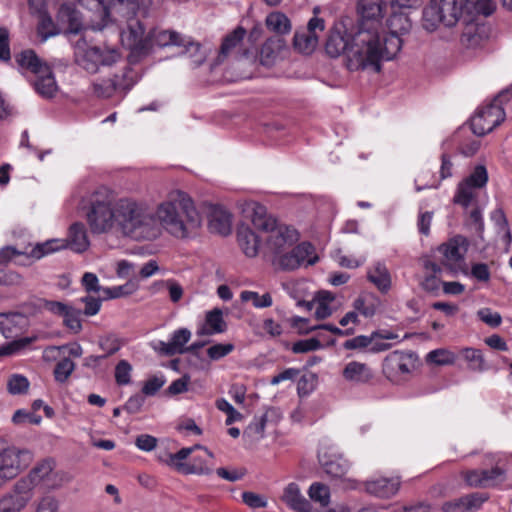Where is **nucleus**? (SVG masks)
Listing matches in <instances>:
<instances>
[{"label": "nucleus", "instance_id": "nucleus-1", "mask_svg": "<svg viewBox=\"0 0 512 512\" xmlns=\"http://www.w3.org/2000/svg\"><path fill=\"white\" fill-rule=\"evenodd\" d=\"M157 226L170 235L184 239L190 237L201 226V216L192 199L183 191L175 190L168 194L154 211Z\"/></svg>", "mask_w": 512, "mask_h": 512}, {"label": "nucleus", "instance_id": "nucleus-2", "mask_svg": "<svg viewBox=\"0 0 512 512\" xmlns=\"http://www.w3.org/2000/svg\"><path fill=\"white\" fill-rule=\"evenodd\" d=\"M116 231L134 240H154L160 236L154 211L130 198L116 201Z\"/></svg>", "mask_w": 512, "mask_h": 512}, {"label": "nucleus", "instance_id": "nucleus-3", "mask_svg": "<svg viewBox=\"0 0 512 512\" xmlns=\"http://www.w3.org/2000/svg\"><path fill=\"white\" fill-rule=\"evenodd\" d=\"M387 9L385 0H360V21L354 33V46L350 50V66H363L364 56L371 45L377 43V32L382 31V18Z\"/></svg>", "mask_w": 512, "mask_h": 512}, {"label": "nucleus", "instance_id": "nucleus-4", "mask_svg": "<svg viewBox=\"0 0 512 512\" xmlns=\"http://www.w3.org/2000/svg\"><path fill=\"white\" fill-rule=\"evenodd\" d=\"M388 34L377 32V43L371 45L364 56L363 66L372 65L373 72H379L381 62L393 59L402 47L400 35L406 34L411 29L409 17L402 12H393L387 20Z\"/></svg>", "mask_w": 512, "mask_h": 512}, {"label": "nucleus", "instance_id": "nucleus-5", "mask_svg": "<svg viewBox=\"0 0 512 512\" xmlns=\"http://www.w3.org/2000/svg\"><path fill=\"white\" fill-rule=\"evenodd\" d=\"M247 211L250 212V218L254 227L269 233L266 240V248L274 257L298 241L299 234L297 230L284 224H277L276 220L267 214L265 206L253 202L248 205Z\"/></svg>", "mask_w": 512, "mask_h": 512}, {"label": "nucleus", "instance_id": "nucleus-6", "mask_svg": "<svg viewBox=\"0 0 512 512\" xmlns=\"http://www.w3.org/2000/svg\"><path fill=\"white\" fill-rule=\"evenodd\" d=\"M116 202L108 189L100 188L92 193L86 213L87 223L94 234L116 229Z\"/></svg>", "mask_w": 512, "mask_h": 512}, {"label": "nucleus", "instance_id": "nucleus-7", "mask_svg": "<svg viewBox=\"0 0 512 512\" xmlns=\"http://www.w3.org/2000/svg\"><path fill=\"white\" fill-rule=\"evenodd\" d=\"M73 48L75 63L89 73H96L101 66H111L120 58L117 49L91 46L88 44L86 36L79 38L73 44Z\"/></svg>", "mask_w": 512, "mask_h": 512}, {"label": "nucleus", "instance_id": "nucleus-8", "mask_svg": "<svg viewBox=\"0 0 512 512\" xmlns=\"http://www.w3.org/2000/svg\"><path fill=\"white\" fill-rule=\"evenodd\" d=\"M512 97V89L506 88L498 93L487 106L480 108L471 118V129L477 136H484L492 132L505 120L503 104Z\"/></svg>", "mask_w": 512, "mask_h": 512}, {"label": "nucleus", "instance_id": "nucleus-9", "mask_svg": "<svg viewBox=\"0 0 512 512\" xmlns=\"http://www.w3.org/2000/svg\"><path fill=\"white\" fill-rule=\"evenodd\" d=\"M60 245V241H45L34 246L29 245L23 250L13 246H6L0 249V264H6L13 260L18 265H29L44 256L54 253Z\"/></svg>", "mask_w": 512, "mask_h": 512}, {"label": "nucleus", "instance_id": "nucleus-10", "mask_svg": "<svg viewBox=\"0 0 512 512\" xmlns=\"http://www.w3.org/2000/svg\"><path fill=\"white\" fill-rule=\"evenodd\" d=\"M31 460L30 452L15 447L0 449V481L5 484L16 478Z\"/></svg>", "mask_w": 512, "mask_h": 512}, {"label": "nucleus", "instance_id": "nucleus-11", "mask_svg": "<svg viewBox=\"0 0 512 512\" xmlns=\"http://www.w3.org/2000/svg\"><path fill=\"white\" fill-rule=\"evenodd\" d=\"M121 40L130 49L131 56L142 57L151 51L150 32L145 36L144 25L137 17L127 21V29L121 33Z\"/></svg>", "mask_w": 512, "mask_h": 512}, {"label": "nucleus", "instance_id": "nucleus-12", "mask_svg": "<svg viewBox=\"0 0 512 512\" xmlns=\"http://www.w3.org/2000/svg\"><path fill=\"white\" fill-rule=\"evenodd\" d=\"M354 43V34L350 37L349 35L346 34V31L343 27H335L330 31L328 35V38L325 43V51L330 57L333 58L339 57L341 54H345L346 66L350 71H373L372 65L360 66L356 68H352V66H350V50L354 46Z\"/></svg>", "mask_w": 512, "mask_h": 512}, {"label": "nucleus", "instance_id": "nucleus-13", "mask_svg": "<svg viewBox=\"0 0 512 512\" xmlns=\"http://www.w3.org/2000/svg\"><path fill=\"white\" fill-rule=\"evenodd\" d=\"M66 480L64 473L54 471V462L46 459L35 466L27 477L19 481L29 482V492L32 493L33 488L40 483H43L47 489H56Z\"/></svg>", "mask_w": 512, "mask_h": 512}, {"label": "nucleus", "instance_id": "nucleus-14", "mask_svg": "<svg viewBox=\"0 0 512 512\" xmlns=\"http://www.w3.org/2000/svg\"><path fill=\"white\" fill-rule=\"evenodd\" d=\"M325 29V21L317 16L312 17L306 28L297 30L294 34L293 45L296 50L303 54H311L319 40V33Z\"/></svg>", "mask_w": 512, "mask_h": 512}, {"label": "nucleus", "instance_id": "nucleus-15", "mask_svg": "<svg viewBox=\"0 0 512 512\" xmlns=\"http://www.w3.org/2000/svg\"><path fill=\"white\" fill-rule=\"evenodd\" d=\"M191 337L192 333L188 328H179L171 333L168 341H155L151 347L156 353L166 357L185 354L187 353V343Z\"/></svg>", "mask_w": 512, "mask_h": 512}, {"label": "nucleus", "instance_id": "nucleus-16", "mask_svg": "<svg viewBox=\"0 0 512 512\" xmlns=\"http://www.w3.org/2000/svg\"><path fill=\"white\" fill-rule=\"evenodd\" d=\"M29 482L17 481L13 489L0 498V512H20L32 499Z\"/></svg>", "mask_w": 512, "mask_h": 512}, {"label": "nucleus", "instance_id": "nucleus-17", "mask_svg": "<svg viewBox=\"0 0 512 512\" xmlns=\"http://www.w3.org/2000/svg\"><path fill=\"white\" fill-rule=\"evenodd\" d=\"M413 353L393 351L386 356L383 362V372L388 378L409 374L415 366Z\"/></svg>", "mask_w": 512, "mask_h": 512}, {"label": "nucleus", "instance_id": "nucleus-18", "mask_svg": "<svg viewBox=\"0 0 512 512\" xmlns=\"http://www.w3.org/2000/svg\"><path fill=\"white\" fill-rule=\"evenodd\" d=\"M137 14L129 0H109L102 21L92 24L91 30L102 31L107 26L109 19L113 18L118 21V17H120L129 21L131 18H136Z\"/></svg>", "mask_w": 512, "mask_h": 512}, {"label": "nucleus", "instance_id": "nucleus-19", "mask_svg": "<svg viewBox=\"0 0 512 512\" xmlns=\"http://www.w3.org/2000/svg\"><path fill=\"white\" fill-rule=\"evenodd\" d=\"M438 7L444 18V25L452 27L459 20L464 21L470 16L472 3L469 0H439Z\"/></svg>", "mask_w": 512, "mask_h": 512}, {"label": "nucleus", "instance_id": "nucleus-20", "mask_svg": "<svg viewBox=\"0 0 512 512\" xmlns=\"http://www.w3.org/2000/svg\"><path fill=\"white\" fill-rule=\"evenodd\" d=\"M49 241H60L61 243L54 252L64 248H70L77 253H82L86 251L90 245L86 227L81 222H75L69 227L67 238L50 239Z\"/></svg>", "mask_w": 512, "mask_h": 512}, {"label": "nucleus", "instance_id": "nucleus-21", "mask_svg": "<svg viewBox=\"0 0 512 512\" xmlns=\"http://www.w3.org/2000/svg\"><path fill=\"white\" fill-rule=\"evenodd\" d=\"M150 39L151 48L153 45H157L159 47H185L187 50H189L190 47L199 48V45L191 41L190 38L185 37L174 30L152 29L150 31Z\"/></svg>", "mask_w": 512, "mask_h": 512}, {"label": "nucleus", "instance_id": "nucleus-22", "mask_svg": "<svg viewBox=\"0 0 512 512\" xmlns=\"http://www.w3.org/2000/svg\"><path fill=\"white\" fill-rule=\"evenodd\" d=\"M58 21L66 26V32L69 34H79L84 32V36L90 27H87L82 22V17L80 12L75 8L74 4L63 3L57 14Z\"/></svg>", "mask_w": 512, "mask_h": 512}, {"label": "nucleus", "instance_id": "nucleus-23", "mask_svg": "<svg viewBox=\"0 0 512 512\" xmlns=\"http://www.w3.org/2000/svg\"><path fill=\"white\" fill-rule=\"evenodd\" d=\"M318 459L323 471L333 478L344 477L350 468L349 462L342 455L326 450L319 451Z\"/></svg>", "mask_w": 512, "mask_h": 512}, {"label": "nucleus", "instance_id": "nucleus-24", "mask_svg": "<svg viewBox=\"0 0 512 512\" xmlns=\"http://www.w3.org/2000/svg\"><path fill=\"white\" fill-rule=\"evenodd\" d=\"M365 491L378 498H391L397 494L400 488V480L397 477L367 480L364 483Z\"/></svg>", "mask_w": 512, "mask_h": 512}, {"label": "nucleus", "instance_id": "nucleus-25", "mask_svg": "<svg viewBox=\"0 0 512 512\" xmlns=\"http://www.w3.org/2000/svg\"><path fill=\"white\" fill-rule=\"evenodd\" d=\"M465 27L461 35V42L469 48L478 47L488 37V28L485 24L475 23L468 16L465 20Z\"/></svg>", "mask_w": 512, "mask_h": 512}, {"label": "nucleus", "instance_id": "nucleus-26", "mask_svg": "<svg viewBox=\"0 0 512 512\" xmlns=\"http://www.w3.org/2000/svg\"><path fill=\"white\" fill-rule=\"evenodd\" d=\"M282 501L295 512H311L310 502L302 495L298 484L294 482L285 487Z\"/></svg>", "mask_w": 512, "mask_h": 512}, {"label": "nucleus", "instance_id": "nucleus-27", "mask_svg": "<svg viewBox=\"0 0 512 512\" xmlns=\"http://www.w3.org/2000/svg\"><path fill=\"white\" fill-rule=\"evenodd\" d=\"M32 84L35 91L46 99L54 97L58 91V85L51 67L44 68L42 73L37 74Z\"/></svg>", "mask_w": 512, "mask_h": 512}, {"label": "nucleus", "instance_id": "nucleus-28", "mask_svg": "<svg viewBox=\"0 0 512 512\" xmlns=\"http://www.w3.org/2000/svg\"><path fill=\"white\" fill-rule=\"evenodd\" d=\"M238 244L247 257H255L260 248L258 235L247 225H240L237 230Z\"/></svg>", "mask_w": 512, "mask_h": 512}, {"label": "nucleus", "instance_id": "nucleus-29", "mask_svg": "<svg viewBox=\"0 0 512 512\" xmlns=\"http://www.w3.org/2000/svg\"><path fill=\"white\" fill-rule=\"evenodd\" d=\"M26 324L23 314L17 312L0 314V332L5 338L17 336Z\"/></svg>", "mask_w": 512, "mask_h": 512}, {"label": "nucleus", "instance_id": "nucleus-30", "mask_svg": "<svg viewBox=\"0 0 512 512\" xmlns=\"http://www.w3.org/2000/svg\"><path fill=\"white\" fill-rule=\"evenodd\" d=\"M343 377L350 382L365 384L373 378V372L368 365L351 361L346 364L343 370Z\"/></svg>", "mask_w": 512, "mask_h": 512}, {"label": "nucleus", "instance_id": "nucleus-31", "mask_svg": "<svg viewBox=\"0 0 512 512\" xmlns=\"http://www.w3.org/2000/svg\"><path fill=\"white\" fill-rule=\"evenodd\" d=\"M209 228L212 232L226 236L231 232V215L224 208L214 207L210 213Z\"/></svg>", "mask_w": 512, "mask_h": 512}, {"label": "nucleus", "instance_id": "nucleus-32", "mask_svg": "<svg viewBox=\"0 0 512 512\" xmlns=\"http://www.w3.org/2000/svg\"><path fill=\"white\" fill-rule=\"evenodd\" d=\"M462 244H464L463 239L454 238L438 248L446 265L452 266L463 259L466 248L462 247Z\"/></svg>", "mask_w": 512, "mask_h": 512}, {"label": "nucleus", "instance_id": "nucleus-33", "mask_svg": "<svg viewBox=\"0 0 512 512\" xmlns=\"http://www.w3.org/2000/svg\"><path fill=\"white\" fill-rule=\"evenodd\" d=\"M380 299L373 293H361L353 302V308L357 313L366 318L376 314L380 307Z\"/></svg>", "mask_w": 512, "mask_h": 512}, {"label": "nucleus", "instance_id": "nucleus-34", "mask_svg": "<svg viewBox=\"0 0 512 512\" xmlns=\"http://www.w3.org/2000/svg\"><path fill=\"white\" fill-rule=\"evenodd\" d=\"M367 278L382 293H386L391 287V277L387 267L377 262L367 273Z\"/></svg>", "mask_w": 512, "mask_h": 512}, {"label": "nucleus", "instance_id": "nucleus-35", "mask_svg": "<svg viewBox=\"0 0 512 512\" xmlns=\"http://www.w3.org/2000/svg\"><path fill=\"white\" fill-rule=\"evenodd\" d=\"M16 61L18 65L30 71L35 76L44 71V68H49L50 66L43 62L33 50H24L20 54L17 55Z\"/></svg>", "mask_w": 512, "mask_h": 512}, {"label": "nucleus", "instance_id": "nucleus-36", "mask_svg": "<svg viewBox=\"0 0 512 512\" xmlns=\"http://www.w3.org/2000/svg\"><path fill=\"white\" fill-rule=\"evenodd\" d=\"M283 47L284 41L280 37L267 39L260 50L261 63L265 66L272 65Z\"/></svg>", "mask_w": 512, "mask_h": 512}, {"label": "nucleus", "instance_id": "nucleus-37", "mask_svg": "<svg viewBox=\"0 0 512 512\" xmlns=\"http://www.w3.org/2000/svg\"><path fill=\"white\" fill-rule=\"evenodd\" d=\"M246 35V30L239 26L231 33H229L224 39L220 47L218 59L222 61L228 55H230L243 41Z\"/></svg>", "mask_w": 512, "mask_h": 512}, {"label": "nucleus", "instance_id": "nucleus-38", "mask_svg": "<svg viewBox=\"0 0 512 512\" xmlns=\"http://www.w3.org/2000/svg\"><path fill=\"white\" fill-rule=\"evenodd\" d=\"M439 1L430 0V3L423 10V27L427 31H434L440 23L444 24V18L442 17L441 10L438 7Z\"/></svg>", "mask_w": 512, "mask_h": 512}, {"label": "nucleus", "instance_id": "nucleus-39", "mask_svg": "<svg viewBox=\"0 0 512 512\" xmlns=\"http://www.w3.org/2000/svg\"><path fill=\"white\" fill-rule=\"evenodd\" d=\"M205 325L207 328H203V330L200 332L201 334L213 335L217 333H223L227 327L223 319V313L218 308L207 312Z\"/></svg>", "mask_w": 512, "mask_h": 512}, {"label": "nucleus", "instance_id": "nucleus-40", "mask_svg": "<svg viewBox=\"0 0 512 512\" xmlns=\"http://www.w3.org/2000/svg\"><path fill=\"white\" fill-rule=\"evenodd\" d=\"M309 320L303 317L294 316L291 318V325L298 330L300 334H308L317 329H324L330 331L331 333L344 336V331L332 324H321L317 326H308Z\"/></svg>", "mask_w": 512, "mask_h": 512}, {"label": "nucleus", "instance_id": "nucleus-41", "mask_svg": "<svg viewBox=\"0 0 512 512\" xmlns=\"http://www.w3.org/2000/svg\"><path fill=\"white\" fill-rule=\"evenodd\" d=\"M163 289H167L169 298L173 303L179 302L184 294L182 286L174 279L159 280L154 282L151 286L153 293H158Z\"/></svg>", "mask_w": 512, "mask_h": 512}, {"label": "nucleus", "instance_id": "nucleus-42", "mask_svg": "<svg viewBox=\"0 0 512 512\" xmlns=\"http://www.w3.org/2000/svg\"><path fill=\"white\" fill-rule=\"evenodd\" d=\"M460 353L468 363L469 369L477 372L486 370L487 367L481 350L467 347L462 349Z\"/></svg>", "mask_w": 512, "mask_h": 512}, {"label": "nucleus", "instance_id": "nucleus-43", "mask_svg": "<svg viewBox=\"0 0 512 512\" xmlns=\"http://www.w3.org/2000/svg\"><path fill=\"white\" fill-rule=\"evenodd\" d=\"M266 26L277 34H286L291 29L290 20L281 12H272L266 17Z\"/></svg>", "mask_w": 512, "mask_h": 512}, {"label": "nucleus", "instance_id": "nucleus-44", "mask_svg": "<svg viewBox=\"0 0 512 512\" xmlns=\"http://www.w3.org/2000/svg\"><path fill=\"white\" fill-rule=\"evenodd\" d=\"M34 340V337H23L0 345V357L18 354L27 348Z\"/></svg>", "mask_w": 512, "mask_h": 512}, {"label": "nucleus", "instance_id": "nucleus-45", "mask_svg": "<svg viewBox=\"0 0 512 512\" xmlns=\"http://www.w3.org/2000/svg\"><path fill=\"white\" fill-rule=\"evenodd\" d=\"M37 33L41 39V42H45L48 38L58 34V30L52 20V18L43 13H40V19L37 25Z\"/></svg>", "mask_w": 512, "mask_h": 512}, {"label": "nucleus", "instance_id": "nucleus-46", "mask_svg": "<svg viewBox=\"0 0 512 512\" xmlns=\"http://www.w3.org/2000/svg\"><path fill=\"white\" fill-rule=\"evenodd\" d=\"M297 259L301 265H313L317 262L318 257L315 255V249L309 242H302L294 247Z\"/></svg>", "mask_w": 512, "mask_h": 512}, {"label": "nucleus", "instance_id": "nucleus-47", "mask_svg": "<svg viewBox=\"0 0 512 512\" xmlns=\"http://www.w3.org/2000/svg\"><path fill=\"white\" fill-rule=\"evenodd\" d=\"M240 299L243 302L251 301L255 308H267L273 304L270 293L259 295L257 292L245 290L241 292Z\"/></svg>", "mask_w": 512, "mask_h": 512}, {"label": "nucleus", "instance_id": "nucleus-48", "mask_svg": "<svg viewBox=\"0 0 512 512\" xmlns=\"http://www.w3.org/2000/svg\"><path fill=\"white\" fill-rule=\"evenodd\" d=\"M474 189L475 188L469 185L468 182H460L453 198L454 203L467 208L475 196Z\"/></svg>", "mask_w": 512, "mask_h": 512}, {"label": "nucleus", "instance_id": "nucleus-49", "mask_svg": "<svg viewBox=\"0 0 512 512\" xmlns=\"http://www.w3.org/2000/svg\"><path fill=\"white\" fill-rule=\"evenodd\" d=\"M491 221L495 224V226L498 229V232H503V239L504 241L509 244L511 242V232L508 228V221L506 218V215L502 208H496L491 212L490 215Z\"/></svg>", "mask_w": 512, "mask_h": 512}, {"label": "nucleus", "instance_id": "nucleus-50", "mask_svg": "<svg viewBox=\"0 0 512 512\" xmlns=\"http://www.w3.org/2000/svg\"><path fill=\"white\" fill-rule=\"evenodd\" d=\"M274 265L278 266L282 270H295L300 267V262L297 259L294 248L288 253H281L276 257H273Z\"/></svg>", "mask_w": 512, "mask_h": 512}, {"label": "nucleus", "instance_id": "nucleus-51", "mask_svg": "<svg viewBox=\"0 0 512 512\" xmlns=\"http://www.w3.org/2000/svg\"><path fill=\"white\" fill-rule=\"evenodd\" d=\"M308 495L311 500L320 503L322 506H327L330 499V490L328 486L315 482L310 486Z\"/></svg>", "mask_w": 512, "mask_h": 512}, {"label": "nucleus", "instance_id": "nucleus-52", "mask_svg": "<svg viewBox=\"0 0 512 512\" xmlns=\"http://www.w3.org/2000/svg\"><path fill=\"white\" fill-rule=\"evenodd\" d=\"M75 369V363L68 357L63 358L54 368L55 380L59 383H64L70 377Z\"/></svg>", "mask_w": 512, "mask_h": 512}, {"label": "nucleus", "instance_id": "nucleus-53", "mask_svg": "<svg viewBox=\"0 0 512 512\" xmlns=\"http://www.w3.org/2000/svg\"><path fill=\"white\" fill-rule=\"evenodd\" d=\"M28 388V379L20 374H13L7 382V390L12 395L24 394Z\"/></svg>", "mask_w": 512, "mask_h": 512}, {"label": "nucleus", "instance_id": "nucleus-54", "mask_svg": "<svg viewBox=\"0 0 512 512\" xmlns=\"http://www.w3.org/2000/svg\"><path fill=\"white\" fill-rule=\"evenodd\" d=\"M132 366L127 360H120L115 367V381L124 386L131 382Z\"/></svg>", "mask_w": 512, "mask_h": 512}, {"label": "nucleus", "instance_id": "nucleus-55", "mask_svg": "<svg viewBox=\"0 0 512 512\" xmlns=\"http://www.w3.org/2000/svg\"><path fill=\"white\" fill-rule=\"evenodd\" d=\"M80 315L81 311L79 309L69 305L67 312L62 316L65 326L75 333L79 332L82 328Z\"/></svg>", "mask_w": 512, "mask_h": 512}, {"label": "nucleus", "instance_id": "nucleus-56", "mask_svg": "<svg viewBox=\"0 0 512 512\" xmlns=\"http://www.w3.org/2000/svg\"><path fill=\"white\" fill-rule=\"evenodd\" d=\"M93 93L98 97L108 98L116 90V83L113 79H102L92 84Z\"/></svg>", "mask_w": 512, "mask_h": 512}, {"label": "nucleus", "instance_id": "nucleus-57", "mask_svg": "<svg viewBox=\"0 0 512 512\" xmlns=\"http://www.w3.org/2000/svg\"><path fill=\"white\" fill-rule=\"evenodd\" d=\"M454 360V354L445 349L432 350L427 354V361L436 365L452 364Z\"/></svg>", "mask_w": 512, "mask_h": 512}, {"label": "nucleus", "instance_id": "nucleus-58", "mask_svg": "<svg viewBox=\"0 0 512 512\" xmlns=\"http://www.w3.org/2000/svg\"><path fill=\"white\" fill-rule=\"evenodd\" d=\"M136 290L135 284L129 282L124 285L115 286L111 288H104L103 295L105 298L113 299L122 296L130 295Z\"/></svg>", "mask_w": 512, "mask_h": 512}, {"label": "nucleus", "instance_id": "nucleus-59", "mask_svg": "<svg viewBox=\"0 0 512 512\" xmlns=\"http://www.w3.org/2000/svg\"><path fill=\"white\" fill-rule=\"evenodd\" d=\"M478 318L486 325L496 328L501 325L502 317L500 313L492 311L490 308H481L477 311Z\"/></svg>", "mask_w": 512, "mask_h": 512}, {"label": "nucleus", "instance_id": "nucleus-60", "mask_svg": "<svg viewBox=\"0 0 512 512\" xmlns=\"http://www.w3.org/2000/svg\"><path fill=\"white\" fill-rule=\"evenodd\" d=\"M320 348H322V344L317 338L299 340L292 345V351L296 354L316 351Z\"/></svg>", "mask_w": 512, "mask_h": 512}, {"label": "nucleus", "instance_id": "nucleus-61", "mask_svg": "<svg viewBox=\"0 0 512 512\" xmlns=\"http://www.w3.org/2000/svg\"><path fill=\"white\" fill-rule=\"evenodd\" d=\"M474 188H482L488 181V174L484 166H477L474 172L464 180Z\"/></svg>", "mask_w": 512, "mask_h": 512}, {"label": "nucleus", "instance_id": "nucleus-62", "mask_svg": "<svg viewBox=\"0 0 512 512\" xmlns=\"http://www.w3.org/2000/svg\"><path fill=\"white\" fill-rule=\"evenodd\" d=\"M234 350V345L231 343H218L207 349L208 357L213 360H219Z\"/></svg>", "mask_w": 512, "mask_h": 512}, {"label": "nucleus", "instance_id": "nucleus-63", "mask_svg": "<svg viewBox=\"0 0 512 512\" xmlns=\"http://www.w3.org/2000/svg\"><path fill=\"white\" fill-rule=\"evenodd\" d=\"M242 501L252 509L264 508L267 506V499L255 492L245 491L242 493Z\"/></svg>", "mask_w": 512, "mask_h": 512}, {"label": "nucleus", "instance_id": "nucleus-64", "mask_svg": "<svg viewBox=\"0 0 512 512\" xmlns=\"http://www.w3.org/2000/svg\"><path fill=\"white\" fill-rule=\"evenodd\" d=\"M166 380L164 376H152L145 381L142 387V393L146 396L155 395L165 384Z\"/></svg>", "mask_w": 512, "mask_h": 512}]
</instances>
